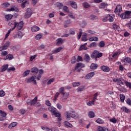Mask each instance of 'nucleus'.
I'll list each match as a JSON object with an SVG mask.
<instances>
[{
    "mask_svg": "<svg viewBox=\"0 0 131 131\" xmlns=\"http://www.w3.org/2000/svg\"><path fill=\"white\" fill-rule=\"evenodd\" d=\"M86 24L87 23L85 22V21L84 20H82V21H81L80 23V26H81V27H82V28L85 27V26H86Z\"/></svg>",
    "mask_w": 131,
    "mask_h": 131,
    "instance_id": "obj_36",
    "label": "nucleus"
},
{
    "mask_svg": "<svg viewBox=\"0 0 131 131\" xmlns=\"http://www.w3.org/2000/svg\"><path fill=\"white\" fill-rule=\"evenodd\" d=\"M41 37H42V35L40 34H37L36 36V39L37 40L40 39V38H41Z\"/></svg>",
    "mask_w": 131,
    "mask_h": 131,
    "instance_id": "obj_63",
    "label": "nucleus"
},
{
    "mask_svg": "<svg viewBox=\"0 0 131 131\" xmlns=\"http://www.w3.org/2000/svg\"><path fill=\"white\" fill-rule=\"evenodd\" d=\"M94 75H95V72H92L87 74L85 75L84 78L85 79H91L93 77V76H94Z\"/></svg>",
    "mask_w": 131,
    "mask_h": 131,
    "instance_id": "obj_11",
    "label": "nucleus"
},
{
    "mask_svg": "<svg viewBox=\"0 0 131 131\" xmlns=\"http://www.w3.org/2000/svg\"><path fill=\"white\" fill-rule=\"evenodd\" d=\"M126 26L129 29L131 30V20L129 21V23L126 24Z\"/></svg>",
    "mask_w": 131,
    "mask_h": 131,
    "instance_id": "obj_61",
    "label": "nucleus"
},
{
    "mask_svg": "<svg viewBox=\"0 0 131 131\" xmlns=\"http://www.w3.org/2000/svg\"><path fill=\"white\" fill-rule=\"evenodd\" d=\"M84 86H80L77 88V92H82L84 90Z\"/></svg>",
    "mask_w": 131,
    "mask_h": 131,
    "instance_id": "obj_52",
    "label": "nucleus"
},
{
    "mask_svg": "<svg viewBox=\"0 0 131 131\" xmlns=\"http://www.w3.org/2000/svg\"><path fill=\"white\" fill-rule=\"evenodd\" d=\"M82 6L85 9H87L88 8H90V7H91V5H90V4H89V3H88L87 2L83 3L82 4Z\"/></svg>",
    "mask_w": 131,
    "mask_h": 131,
    "instance_id": "obj_42",
    "label": "nucleus"
},
{
    "mask_svg": "<svg viewBox=\"0 0 131 131\" xmlns=\"http://www.w3.org/2000/svg\"><path fill=\"white\" fill-rule=\"evenodd\" d=\"M113 81L114 82H116L117 84H118L119 85H120V84H123V82H122V81H121L119 78H113Z\"/></svg>",
    "mask_w": 131,
    "mask_h": 131,
    "instance_id": "obj_15",
    "label": "nucleus"
},
{
    "mask_svg": "<svg viewBox=\"0 0 131 131\" xmlns=\"http://www.w3.org/2000/svg\"><path fill=\"white\" fill-rule=\"evenodd\" d=\"M8 67H9V64H6L5 66H3L2 67V70L0 71V72H4L6 71L7 69H8Z\"/></svg>",
    "mask_w": 131,
    "mask_h": 131,
    "instance_id": "obj_30",
    "label": "nucleus"
},
{
    "mask_svg": "<svg viewBox=\"0 0 131 131\" xmlns=\"http://www.w3.org/2000/svg\"><path fill=\"white\" fill-rule=\"evenodd\" d=\"M64 91H65V87L62 86L59 89V93L62 94L64 93Z\"/></svg>",
    "mask_w": 131,
    "mask_h": 131,
    "instance_id": "obj_49",
    "label": "nucleus"
},
{
    "mask_svg": "<svg viewBox=\"0 0 131 131\" xmlns=\"http://www.w3.org/2000/svg\"><path fill=\"white\" fill-rule=\"evenodd\" d=\"M91 69H93V70H95L97 68H98V64L96 63H92L90 66Z\"/></svg>",
    "mask_w": 131,
    "mask_h": 131,
    "instance_id": "obj_33",
    "label": "nucleus"
},
{
    "mask_svg": "<svg viewBox=\"0 0 131 131\" xmlns=\"http://www.w3.org/2000/svg\"><path fill=\"white\" fill-rule=\"evenodd\" d=\"M62 43H63V39H62V38H59L57 39V46H61Z\"/></svg>",
    "mask_w": 131,
    "mask_h": 131,
    "instance_id": "obj_28",
    "label": "nucleus"
},
{
    "mask_svg": "<svg viewBox=\"0 0 131 131\" xmlns=\"http://www.w3.org/2000/svg\"><path fill=\"white\" fill-rule=\"evenodd\" d=\"M24 36V34L21 31H18L16 35L13 36L14 38H22Z\"/></svg>",
    "mask_w": 131,
    "mask_h": 131,
    "instance_id": "obj_10",
    "label": "nucleus"
},
{
    "mask_svg": "<svg viewBox=\"0 0 131 131\" xmlns=\"http://www.w3.org/2000/svg\"><path fill=\"white\" fill-rule=\"evenodd\" d=\"M8 12H12V11H14V12H19V9L17 7H11V8H9L8 9Z\"/></svg>",
    "mask_w": 131,
    "mask_h": 131,
    "instance_id": "obj_22",
    "label": "nucleus"
},
{
    "mask_svg": "<svg viewBox=\"0 0 131 131\" xmlns=\"http://www.w3.org/2000/svg\"><path fill=\"white\" fill-rule=\"evenodd\" d=\"M61 95L62 96V100L64 101H66V100H67V98H68V97H69V93L68 92H63Z\"/></svg>",
    "mask_w": 131,
    "mask_h": 131,
    "instance_id": "obj_12",
    "label": "nucleus"
},
{
    "mask_svg": "<svg viewBox=\"0 0 131 131\" xmlns=\"http://www.w3.org/2000/svg\"><path fill=\"white\" fill-rule=\"evenodd\" d=\"M122 61L124 62V63H128L131 65V58L128 57H126L123 59Z\"/></svg>",
    "mask_w": 131,
    "mask_h": 131,
    "instance_id": "obj_18",
    "label": "nucleus"
},
{
    "mask_svg": "<svg viewBox=\"0 0 131 131\" xmlns=\"http://www.w3.org/2000/svg\"><path fill=\"white\" fill-rule=\"evenodd\" d=\"M125 83L126 86H127V88L131 89V82H129L128 81H126V82H125Z\"/></svg>",
    "mask_w": 131,
    "mask_h": 131,
    "instance_id": "obj_58",
    "label": "nucleus"
},
{
    "mask_svg": "<svg viewBox=\"0 0 131 131\" xmlns=\"http://www.w3.org/2000/svg\"><path fill=\"white\" fill-rule=\"evenodd\" d=\"M122 11V7L121 5H117L115 10V13H120Z\"/></svg>",
    "mask_w": 131,
    "mask_h": 131,
    "instance_id": "obj_17",
    "label": "nucleus"
},
{
    "mask_svg": "<svg viewBox=\"0 0 131 131\" xmlns=\"http://www.w3.org/2000/svg\"><path fill=\"white\" fill-rule=\"evenodd\" d=\"M10 6V3H5L2 4V7L4 9H6V8H8V7Z\"/></svg>",
    "mask_w": 131,
    "mask_h": 131,
    "instance_id": "obj_46",
    "label": "nucleus"
},
{
    "mask_svg": "<svg viewBox=\"0 0 131 131\" xmlns=\"http://www.w3.org/2000/svg\"><path fill=\"white\" fill-rule=\"evenodd\" d=\"M82 50H84V51H86V50H88V47L85 46V45H82L80 47L79 51H82Z\"/></svg>",
    "mask_w": 131,
    "mask_h": 131,
    "instance_id": "obj_34",
    "label": "nucleus"
},
{
    "mask_svg": "<svg viewBox=\"0 0 131 131\" xmlns=\"http://www.w3.org/2000/svg\"><path fill=\"white\" fill-rule=\"evenodd\" d=\"M119 69L120 71H121L122 72V71H123V70H124V67H123V65L120 64L119 66Z\"/></svg>",
    "mask_w": 131,
    "mask_h": 131,
    "instance_id": "obj_57",
    "label": "nucleus"
},
{
    "mask_svg": "<svg viewBox=\"0 0 131 131\" xmlns=\"http://www.w3.org/2000/svg\"><path fill=\"white\" fill-rule=\"evenodd\" d=\"M101 69L104 72H109V71H110V68L108 66H101Z\"/></svg>",
    "mask_w": 131,
    "mask_h": 131,
    "instance_id": "obj_14",
    "label": "nucleus"
},
{
    "mask_svg": "<svg viewBox=\"0 0 131 131\" xmlns=\"http://www.w3.org/2000/svg\"><path fill=\"white\" fill-rule=\"evenodd\" d=\"M110 121L113 123H116V122H117V120L115 118H113L110 119Z\"/></svg>",
    "mask_w": 131,
    "mask_h": 131,
    "instance_id": "obj_53",
    "label": "nucleus"
},
{
    "mask_svg": "<svg viewBox=\"0 0 131 131\" xmlns=\"http://www.w3.org/2000/svg\"><path fill=\"white\" fill-rule=\"evenodd\" d=\"M106 8V3H102L99 5V9H105Z\"/></svg>",
    "mask_w": 131,
    "mask_h": 131,
    "instance_id": "obj_47",
    "label": "nucleus"
},
{
    "mask_svg": "<svg viewBox=\"0 0 131 131\" xmlns=\"http://www.w3.org/2000/svg\"><path fill=\"white\" fill-rule=\"evenodd\" d=\"M97 130L98 131H106L107 128L102 126H98L97 128Z\"/></svg>",
    "mask_w": 131,
    "mask_h": 131,
    "instance_id": "obj_39",
    "label": "nucleus"
},
{
    "mask_svg": "<svg viewBox=\"0 0 131 131\" xmlns=\"http://www.w3.org/2000/svg\"><path fill=\"white\" fill-rule=\"evenodd\" d=\"M65 116L67 120H70L71 119V118H74V119H77L78 117V115L74 111H72L71 112L67 111L65 112Z\"/></svg>",
    "mask_w": 131,
    "mask_h": 131,
    "instance_id": "obj_1",
    "label": "nucleus"
},
{
    "mask_svg": "<svg viewBox=\"0 0 131 131\" xmlns=\"http://www.w3.org/2000/svg\"><path fill=\"white\" fill-rule=\"evenodd\" d=\"M31 72L34 74H36V73H38V69H37V68L34 67L31 69Z\"/></svg>",
    "mask_w": 131,
    "mask_h": 131,
    "instance_id": "obj_26",
    "label": "nucleus"
},
{
    "mask_svg": "<svg viewBox=\"0 0 131 131\" xmlns=\"http://www.w3.org/2000/svg\"><path fill=\"white\" fill-rule=\"evenodd\" d=\"M38 0H32V5L33 6H35L37 4Z\"/></svg>",
    "mask_w": 131,
    "mask_h": 131,
    "instance_id": "obj_64",
    "label": "nucleus"
},
{
    "mask_svg": "<svg viewBox=\"0 0 131 131\" xmlns=\"http://www.w3.org/2000/svg\"><path fill=\"white\" fill-rule=\"evenodd\" d=\"M118 90L120 92H122V93H124L125 92H126V89H125L124 88H119Z\"/></svg>",
    "mask_w": 131,
    "mask_h": 131,
    "instance_id": "obj_59",
    "label": "nucleus"
},
{
    "mask_svg": "<svg viewBox=\"0 0 131 131\" xmlns=\"http://www.w3.org/2000/svg\"><path fill=\"white\" fill-rule=\"evenodd\" d=\"M120 99L121 100V102H124V100H125V96L122 94H120Z\"/></svg>",
    "mask_w": 131,
    "mask_h": 131,
    "instance_id": "obj_38",
    "label": "nucleus"
},
{
    "mask_svg": "<svg viewBox=\"0 0 131 131\" xmlns=\"http://www.w3.org/2000/svg\"><path fill=\"white\" fill-rule=\"evenodd\" d=\"M36 78V77L35 76H32V77H31L30 78L27 80V82L28 83L33 82L34 84H36V80H35Z\"/></svg>",
    "mask_w": 131,
    "mask_h": 131,
    "instance_id": "obj_8",
    "label": "nucleus"
},
{
    "mask_svg": "<svg viewBox=\"0 0 131 131\" xmlns=\"http://www.w3.org/2000/svg\"><path fill=\"white\" fill-rule=\"evenodd\" d=\"M63 11L65 12V13H69V9L67 7V6H64L63 8Z\"/></svg>",
    "mask_w": 131,
    "mask_h": 131,
    "instance_id": "obj_54",
    "label": "nucleus"
},
{
    "mask_svg": "<svg viewBox=\"0 0 131 131\" xmlns=\"http://www.w3.org/2000/svg\"><path fill=\"white\" fill-rule=\"evenodd\" d=\"M32 15V10H31V9L28 8L26 10L24 17L26 19H27L28 18H30V17H31Z\"/></svg>",
    "mask_w": 131,
    "mask_h": 131,
    "instance_id": "obj_7",
    "label": "nucleus"
},
{
    "mask_svg": "<svg viewBox=\"0 0 131 131\" xmlns=\"http://www.w3.org/2000/svg\"><path fill=\"white\" fill-rule=\"evenodd\" d=\"M17 122H13L11 123L9 125V128H12V127H15L17 125Z\"/></svg>",
    "mask_w": 131,
    "mask_h": 131,
    "instance_id": "obj_41",
    "label": "nucleus"
},
{
    "mask_svg": "<svg viewBox=\"0 0 131 131\" xmlns=\"http://www.w3.org/2000/svg\"><path fill=\"white\" fill-rule=\"evenodd\" d=\"M0 114H1V116L2 117H0V120L1 121H3V120H5L6 118V116H7V113H5V112H3V111H0Z\"/></svg>",
    "mask_w": 131,
    "mask_h": 131,
    "instance_id": "obj_13",
    "label": "nucleus"
},
{
    "mask_svg": "<svg viewBox=\"0 0 131 131\" xmlns=\"http://www.w3.org/2000/svg\"><path fill=\"white\" fill-rule=\"evenodd\" d=\"M90 55L89 54H85L84 57V60L86 62H90Z\"/></svg>",
    "mask_w": 131,
    "mask_h": 131,
    "instance_id": "obj_50",
    "label": "nucleus"
},
{
    "mask_svg": "<svg viewBox=\"0 0 131 131\" xmlns=\"http://www.w3.org/2000/svg\"><path fill=\"white\" fill-rule=\"evenodd\" d=\"M48 110L51 113L52 115H54L55 117L58 118V121H61V114L56 111V108L54 107V106H50L48 108Z\"/></svg>",
    "mask_w": 131,
    "mask_h": 131,
    "instance_id": "obj_2",
    "label": "nucleus"
},
{
    "mask_svg": "<svg viewBox=\"0 0 131 131\" xmlns=\"http://www.w3.org/2000/svg\"><path fill=\"white\" fill-rule=\"evenodd\" d=\"M112 28L115 29V30L119 31V26H117L116 24L113 25Z\"/></svg>",
    "mask_w": 131,
    "mask_h": 131,
    "instance_id": "obj_48",
    "label": "nucleus"
},
{
    "mask_svg": "<svg viewBox=\"0 0 131 131\" xmlns=\"http://www.w3.org/2000/svg\"><path fill=\"white\" fill-rule=\"evenodd\" d=\"M39 29H40L39 28V27H38L36 26H34L32 27V28H31V30H32V32H36L37 31H39Z\"/></svg>",
    "mask_w": 131,
    "mask_h": 131,
    "instance_id": "obj_20",
    "label": "nucleus"
},
{
    "mask_svg": "<svg viewBox=\"0 0 131 131\" xmlns=\"http://www.w3.org/2000/svg\"><path fill=\"white\" fill-rule=\"evenodd\" d=\"M121 110L125 112V113H130V110L126 108V107H122Z\"/></svg>",
    "mask_w": 131,
    "mask_h": 131,
    "instance_id": "obj_27",
    "label": "nucleus"
},
{
    "mask_svg": "<svg viewBox=\"0 0 131 131\" xmlns=\"http://www.w3.org/2000/svg\"><path fill=\"white\" fill-rule=\"evenodd\" d=\"M105 42L104 41H100L98 44V47L99 48H104V47H105Z\"/></svg>",
    "mask_w": 131,
    "mask_h": 131,
    "instance_id": "obj_35",
    "label": "nucleus"
},
{
    "mask_svg": "<svg viewBox=\"0 0 131 131\" xmlns=\"http://www.w3.org/2000/svg\"><path fill=\"white\" fill-rule=\"evenodd\" d=\"M70 25H71V20H70V19H68L64 22L63 26L64 28H67V27H69Z\"/></svg>",
    "mask_w": 131,
    "mask_h": 131,
    "instance_id": "obj_16",
    "label": "nucleus"
},
{
    "mask_svg": "<svg viewBox=\"0 0 131 131\" xmlns=\"http://www.w3.org/2000/svg\"><path fill=\"white\" fill-rule=\"evenodd\" d=\"M10 46V42L7 41L6 43L2 47H0V51L1 52H3V51H5V50H7L9 46Z\"/></svg>",
    "mask_w": 131,
    "mask_h": 131,
    "instance_id": "obj_9",
    "label": "nucleus"
},
{
    "mask_svg": "<svg viewBox=\"0 0 131 131\" xmlns=\"http://www.w3.org/2000/svg\"><path fill=\"white\" fill-rule=\"evenodd\" d=\"M84 67H85L84 64L81 62H78L76 64L75 70L77 72H80V70H81V68H84Z\"/></svg>",
    "mask_w": 131,
    "mask_h": 131,
    "instance_id": "obj_6",
    "label": "nucleus"
},
{
    "mask_svg": "<svg viewBox=\"0 0 131 131\" xmlns=\"http://www.w3.org/2000/svg\"><path fill=\"white\" fill-rule=\"evenodd\" d=\"M88 116L89 118H94V117L95 116V113L93 111L89 112Z\"/></svg>",
    "mask_w": 131,
    "mask_h": 131,
    "instance_id": "obj_25",
    "label": "nucleus"
},
{
    "mask_svg": "<svg viewBox=\"0 0 131 131\" xmlns=\"http://www.w3.org/2000/svg\"><path fill=\"white\" fill-rule=\"evenodd\" d=\"M72 84L74 88H76V86H79V85H80V83L79 82H73Z\"/></svg>",
    "mask_w": 131,
    "mask_h": 131,
    "instance_id": "obj_51",
    "label": "nucleus"
},
{
    "mask_svg": "<svg viewBox=\"0 0 131 131\" xmlns=\"http://www.w3.org/2000/svg\"><path fill=\"white\" fill-rule=\"evenodd\" d=\"M126 104L127 105H129V106H131V99L130 98H128L126 100Z\"/></svg>",
    "mask_w": 131,
    "mask_h": 131,
    "instance_id": "obj_60",
    "label": "nucleus"
},
{
    "mask_svg": "<svg viewBox=\"0 0 131 131\" xmlns=\"http://www.w3.org/2000/svg\"><path fill=\"white\" fill-rule=\"evenodd\" d=\"M63 124L65 127H67V128L70 127L71 128L73 127V125H72V124H71L70 123L67 121H64L63 122Z\"/></svg>",
    "mask_w": 131,
    "mask_h": 131,
    "instance_id": "obj_19",
    "label": "nucleus"
},
{
    "mask_svg": "<svg viewBox=\"0 0 131 131\" xmlns=\"http://www.w3.org/2000/svg\"><path fill=\"white\" fill-rule=\"evenodd\" d=\"M5 18L7 20H11L13 18V15L12 14H7L5 15Z\"/></svg>",
    "mask_w": 131,
    "mask_h": 131,
    "instance_id": "obj_43",
    "label": "nucleus"
},
{
    "mask_svg": "<svg viewBox=\"0 0 131 131\" xmlns=\"http://www.w3.org/2000/svg\"><path fill=\"white\" fill-rule=\"evenodd\" d=\"M29 73H30V70H27L24 72L23 76H24V77H25L27 76V75H28V74H29Z\"/></svg>",
    "mask_w": 131,
    "mask_h": 131,
    "instance_id": "obj_44",
    "label": "nucleus"
},
{
    "mask_svg": "<svg viewBox=\"0 0 131 131\" xmlns=\"http://www.w3.org/2000/svg\"><path fill=\"white\" fill-rule=\"evenodd\" d=\"M95 122H97V123H99V124H103V123H104V120H103L101 118H98L95 121Z\"/></svg>",
    "mask_w": 131,
    "mask_h": 131,
    "instance_id": "obj_37",
    "label": "nucleus"
},
{
    "mask_svg": "<svg viewBox=\"0 0 131 131\" xmlns=\"http://www.w3.org/2000/svg\"><path fill=\"white\" fill-rule=\"evenodd\" d=\"M63 47H59L58 48L55 49L53 51V53L55 54V53H59V52L62 51Z\"/></svg>",
    "mask_w": 131,
    "mask_h": 131,
    "instance_id": "obj_29",
    "label": "nucleus"
},
{
    "mask_svg": "<svg viewBox=\"0 0 131 131\" xmlns=\"http://www.w3.org/2000/svg\"><path fill=\"white\" fill-rule=\"evenodd\" d=\"M55 6L57 8H58L59 10H61V9H62V7H63V4L61 3L57 2L55 4Z\"/></svg>",
    "mask_w": 131,
    "mask_h": 131,
    "instance_id": "obj_32",
    "label": "nucleus"
},
{
    "mask_svg": "<svg viewBox=\"0 0 131 131\" xmlns=\"http://www.w3.org/2000/svg\"><path fill=\"white\" fill-rule=\"evenodd\" d=\"M120 52H116L114 53V54L112 55V57L113 58V59H117V58H118V56L120 55Z\"/></svg>",
    "mask_w": 131,
    "mask_h": 131,
    "instance_id": "obj_23",
    "label": "nucleus"
},
{
    "mask_svg": "<svg viewBox=\"0 0 131 131\" xmlns=\"http://www.w3.org/2000/svg\"><path fill=\"white\" fill-rule=\"evenodd\" d=\"M103 56V53L99 52L97 50H95L91 55V58L92 59H98V58H101Z\"/></svg>",
    "mask_w": 131,
    "mask_h": 131,
    "instance_id": "obj_4",
    "label": "nucleus"
},
{
    "mask_svg": "<svg viewBox=\"0 0 131 131\" xmlns=\"http://www.w3.org/2000/svg\"><path fill=\"white\" fill-rule=\"evenodd\" d=\"M41 128L43 130H46V131H50V128L48 127L47 126H41Z\"/></svg>",
    "mask_w": 131,
    "mask_h": 131,
    "instance_id": "obj_55",
    "label": "nucleus"
},
{
    "mask_svg": "<svg viewBox=\"0 0 131 131\" xmlns=\"http://www.w3.org/2000/svg\"><path fill=\"white\" fill-rule=\"evenodd\" d=\"M82 40L83 41H86L88 40V34L86 33H84L82 37Z\"/></svg>",
    "mask_w": 131,
    "mask_h": 131,
    "instance_id": "obj_31",
    "label": "nucleus"
},
{
    "mask_svg": "<svg viewBox=\"0 0 131 131\" xmlns=\"http://www.w3.org/2000/svg\"><path fill=\"white\" fill-rule=\"evenodd\" d=\"M37 102V97H35L34 99L31 100V105H34L35 106V104Z\"/></svg>",
    "mask_w": 131,
    "mask_h": 131,
    "instance_id": "obj_40",
    "label": "nucleus"
},
{
    "mask_svg": "<svg viewBox=\"0 0 131 131\" xmlns=\"http://www.w3.org/2000/svg\"><path fill=\"white\" fill-rule=\"evenodd\" d=\"M90 20H96V19H98V17L95 15H91L90 16Z\"/></svg>",
    "mask_w": 131,
    "mask_h": 131,
    "instance_id": "obj_56",
    "label": "nucleus"
},
{
    "mask_svg": "<svg viewBox=\"0 0 131 131\" xmlns=\"http://www.w3.org/2000/svg\"><path fill=\"white\" fill-rule=\"evenodd\" d=\"M13 58V55L9 54L6 56V58H5V60H7V59H9V60H12Z\"/></svg>",
    "mask_w": 131,
    "mask_h": 131,
    "instance_id": "obj_45",
    "label": "nucleus"
},
{
    "mask_svg": "<svg viewBox=\"0 0 131 131\" xmlns=\"http://www.w3.org/2000/svg\"><path fill=\"white\" fill-rule=\"evenodd\" d=\"M76 61H77V60L76 59V57H74L73 59L71 60L72 64H75V63H76Z\"/></svg>",
    "mask_w": 131,
    "mask_h": 131,
    "instance_id": "obj_62",
    "label": "nucleus"
},
{
    "mask_svg": "<svg viewBox=\"0 0 131 131\" xmlns=\"http://www.w3.org/2000/svg\"><path fill=\"white\" fill-rule=\"evenodd\" d=\"M70 4L73 8V9H77V4H76V2L70 1Z\"/></svg>",
    "mask_w": 131,
    "mask_h": 131,
    "instance_id": "obj_21",
    "label": "nucleus"
},
{
    "mask_svg": "<svg viewBox=\"0 0 131 131\" xmlns=\"http://www.w3.org/2000/svg\"><path fill=\"white\" fill-rule=\"evenodd\" d=\"M107 21H109V22H113V21H114V19L113 18V16H112V14H107Z\"/></svg>",
    "mask_w": 131,
    "mask_h": 131,
    "instance_id": "obj_24",
    "label": "nucleus"
},
{
    "mask_svg": "<svg viewBox=\"0 0 131 131\" xmlns=\"http://www.w3.org/2000/svg\"><path fill=\"white\" fill-rule=\"evenodd\" d=\"M24 25V23H23V21H21L19 23H17V21H14V27L12 29V31H13V30L14 29H15V28H16V29L17 30H21V29H22V28H23V26Z\"/></svg>",
    "mask_w": 131,
    "mask_h": 131,
    "instance_id": "obj_3",
    "label": "nucleus"
},
{
    "mask_svg": "<svg viewBox=\"0 0 131 131\" xmlns=\"http://www.w3.org/2000/svg\"><path fill=\"white\" fill-rule=\"evenodd\" d=\"M122 19H129L131 18V12L130 11H126L120 15Z\"/></svg>",
    "mask_w": 131,
    "mask_h": 131,
    "instance_id": "obj_5",
    "label": "nucleus"
}]
</instances>
